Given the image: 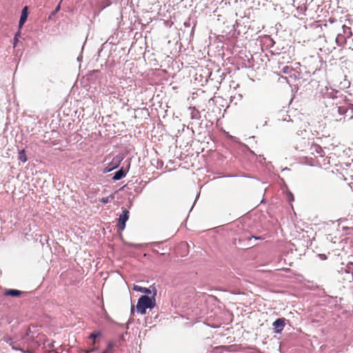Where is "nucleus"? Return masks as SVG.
<instances>
[{
	"label": "nucleus",
	"instance_id": "1",
	"mask_svg": "<svg viewBox=\"0 0 353 353\" xmlns=\"http://www.w3.org/2000/svg\"><path fill=\"white\" fill-rule=\"evenodd\" d=\"M324 103L323 112L326 119L330 121L343 122L347 128L353 130V104L339 105L334 102L333 98H328Z\"/></svg>",
	"mask_w": 353,
	"mask_h": 353
},
{
	"label": "nucleus",
	"instance_id": "2",
	"mask_svg": "<svg viewBox=\"0 0 353 353\" xmlns=\"http://www.w3.org/2000/svg\"><path fill=\"white\" fill-rule=\"evenodd\" d=\"M30 329L28 328L24 331H20L13 336H5L3 340L13 350L21 351L22 353H28V344L33 339V337L30 336Z\"/></svg>",
	"mask_w": 353,
	"mask_h": 353
},
{
	"label": "nucleus",
	"instance_id": "3",
	"mask_svg": "<svg viewBox=\"0 0 353 353\" xmlns=\"http://www.w3.org/2000/svg\"><path fill=\"white\" fill-rule=\"evenodd\" d=\"M154 306L155 299L154 298H150L147 295H143L139 299L136 307L138 312L141 314H145L146 309H152Z\"/></svg>",
	"mask_w": 353,
	"mask_h": 353
},
{
	"label": "nucleus",
	"instance_id": "4",
	"mask_svg": "<svg viewBox=\"0 0 353 353\" xmlns=\"http://www.w3.org/2000/svg\"><path fill=\"white\" fill-rule=\"evenodd\" d=\"M129 211L126 208H122V214L119 217L118 227L121 230L125 228V223L129 219Z\"/></svg>",
	"mask_w": 353,
	"mask_h": 353
},
{
	"label": "nucleus",
	"instance_id": "5",
	"mask_svg": "<svg viewBox=\"0 0 353 353\" xmlns=\"http://www.w3.org/2000/svg\"><path fill=\"white\" fill-rule=\"evenodd\" d=\"M122 160V158L120 156H116L112 160V161L108 163L105 168H104V172H109L115 168H118L120 165V163Z\"/></svg>",
	"mask_w": 353,
	"mask_h": 353
},
{
	"label": "nucleus",
	"instance_id": "6",
	"mask_svg": "<svg viewBox=\"0 0 353 353\" xmlns=\"http://www.w3.org/2000/svg\"><path fill=\"white\" fill-rule=\"evenodd\" d=\"M272 326L274 327L275 333L279 334L281 333L285 327V319L279 318L277 319L273 323Z\"/></svg>",
	"mask_w": 353,
	"mask_h": 353
},
{
	"label": "nucleus",
	"instance_id": "7",
	"mask_svg": "<svg viewBox=\"0 0 353 353\" xmlns=\"http://www.w3.org/2000/svg\"><path fill=\"white\" fill-rule=\"evenodd\" d=\"M310 150L311 154H318L321 157H323L325 155L324 151L323 150L322 148L318 144L312 143L310 145Z\"/></svg>",
	"mask_w": 353,
	"mask_h": 353
},
{
	"label": "nucleus",
	"instance_id": "8",
	"mask_svg": "<svg viewBox=\"0 0 353 353\" xmlns=\"http://www.w3.org/2000/svg\"><path fill=\"white\" fill-rule=\"evenodd\" d=\"M281 72L285 74H288L290 78H296V72L294 69L290 65H285L281 68Z\"/></svg>",
	"mask_w": 353,
	"mask_h": 353
},
{
	"label": "nucleus",
	"instance_id": "9",
	"mask_svg": "<svg viewBox=\"0 0 353 353\" xmlns=\"http://www.w3.org/2000/svg\"><path fill=\"white\" fill-rule=\"evenodd\" d=\"M336 26L339 28V31H341L343 35H345L347 37H350L352 35V32L350 27L345 25H341L340 23L336 24Z\"/></svg>",
	"mask_w": 353,
	"mask_h": 353
},
{
	"label": "nucleus",
	"instance_id": "10",
	"mask_svg": "<svg viewBox=\"0 0 353 353\" xmlns=\"http://www.w3.org/2000/svg\"><path fill=\"white\" fill-rule=\"evenodd\" d=\"M28 18V7L25 6L21 12V14L20 17L19 22V29L23 26L25 23Z\"/></svg>",
	"mask_w": 353,
	"mask_h": 353
},
{
	"label": "nucleus",
	"instance_id": "11",
	"mask_svg": "<svg viewBox=\"0 0 353 353\" xmlns=\"http://www.w3.org/2000/svg\"><path fill=\"white\" fill-rule=\"evenodd\" d=\"M347 37L345 35H343L341 31H338L335 38V41L338 46H341L345 43Z\"/></svg>",
	"mask_w": 353,
	"mask_h": 353
},
{
	"label": "nucleus",
	"instance_id": "12",
	"mask_svg": "<svg viewBox=\"0 0 353 353\" xmlns=\"http://www.w3.org/2000/svg\"><path fill=\"white\" fill-rule=\"evenodd\" d=\"M125 175L126 172L124 170L123 168H121L114 174L112 179L114 181H119L123 179Z\"/></svg>",
	"mask_w": 353,
	"mask_h": 353
},
{
	"label": "nucleus",
	"instance_id": "13",
	"mask_svg": "<svg viewBox=\"0 0 353 353\" xmlns=\"http://www.w3.org/2000/svg\"><path fill=\"white\" fill-rule=\"evenodd\" d=\"M22 292L18 290L10 289L3 292L4 296H19Z\"/></svg>",
	"mask_w": 353,
	"mask_h": 353
},
{
	"label": "nucleus",
	"instance_id": "14",
	"mask_svg": "<svg viewBox=\"0 0 353 353\" xmlns=\"http://www.w3.org/2000/svg\"><path fill=\"white\" fill-rule=\"evenodd\" d=\"M133 290L137 291V292H142V293H144V294H151V291H150V290L149 288H146L141 287V286L137 285H134Z\"/></svg>",
	"mask_w": 353,
	"mask_h": 353
},
{
	"label": "nucleus",
	"instance_id": "15",
	"mask_svg": "<svg viewBox=\"0 0 353 353\" xmlns=\"http://www.w3.org/2000/svg\"><path fill=\"white\" fill-rule=\"evenodd\" d=\"M18 159L23 163H26L28 161L26 150L24 149L19 152Z\"/></svg>",
	"mask_w": 353,
	"mask_h": 353
},
{
	"label": "nucleus",
	"instance_id": "16",
	"mask_svg": "<svg viewBox=\"0 0 353 353\" xmlns=\"http://www.w3.org/2000/svg\"><path fill=\"white\" fill-rule=\"evenodd\" d=\"M345 272L349 274L351 272V276L350 278V281H353V263H347L345 269Z\"/></svg>",
	"mask_w": 353,
	"mask_h": 353
},
{
	"label": "nucleus",
	"instance_id": "17",
	"mask_svg": "<svg viewBox=\"0 0 353 353\" xmlns=\"http://www.w3.org/2000/svg\"><path fill=\"white\" fill-rule=\"evenodd\" d=\"M115 346V344L114 342L110 341L108 343L107 345V348L103 351L101 353H114L113 348Z\"/></svg>",
	"mask_w": 353,
	"mask_h": 353
},
{
	"label": "nucleus",
	"instance_id": "18",
	"mask_svg": "<svg viewBox=\"0 0 353 353\" xmlns=\"http://www.w3.org/2000/svg\"><path fill=\"white\" fill-rule=\"evenodd\" d=\"M21 37V32L20 30L15 34L14 37V42H13V46L14 48L16 47L17 42L19 41V38Z\"/></svg>",
	"mask_w": 353,
	"mask_h": 353
},
{
	"label": "nucleus",
	"instance_id": "19",
	"mask_svg": "<svg viewBox=\"0 0 353 353\" xmlns=\"http://www.w3.org/2000/svg\"><path fill=\"white\" fill-rule=\"evenodd\" d=\"M101 336V332H92L90 334V339H95L99 336Z\"/></svg>",
	"mask_w": 353,
	"mask_h": 353
},
{
	"label": "nucleus",
	"instance_id": "20",
	"mask_svg": "<svg viewBox=\"0 0 353 353\" xmlns=\"http://www.w3.org/2000/svg\"><path fill=\"white\" fill-rule=\"evenodd\" d=\"M63 0H61L60 2H61ZM61 3H59L58 4V6L56 7V8L54 9V10L53 12H52V13L50 14L49 18H51L52 16L55 15L59 10H60V8H61V5H60Z\"/></svg>",
	"mask_w": 353,
	"mask_h": 353
},
{
	"label": "nucleus",
	"instance_id": "21",
	"mask_svg": "<svg viewBox=\"0 0 353 353\" xmlns=\"http://www.w3.org/2000/svg\"><path fill=\"white\" fill-rule=\"evenodd\" d=\"M110 198L112 199V198H113V196H111L103 197L101 199V202L103 203V204H106L110 201Z\"/></svg>",
	"mask_w": 353,
	"mask_h": 353
},
{
	"label": "nucleus",
	"instance_id": "22",
	"mask_svg": "<svg viewBox=\"0 0 353 353\" xmlns=\"http://www.w3.org/2000/svg\"><path fill=\"white\" fill-rule=\"evenodd\" d=\"M288 196V200L290 202H291V201H294V196H293V194H292L291 192H289V193L288 194V196Z\"/></svg>",
	"mask_w": 353,
	"mask_h": 353
},
{
	"label": "nucleus",
	"instance_id": "23",
	"mask_svg": "<svg viewBox=\"0 0 353 353\" xmlns=\"http://www.w3.org/2000/svg\"><path fill=\"white\" fill-rule=\"evenodd\" d=\"M134 306H132V307H131V314H134Z\"/></svg>",
	"mask_w": 353,
	"mask_h": 353
},
{
	"label": "nucleus",
	"instance_id": "24",
	"mask_svg": "<svg viewBox=\"0 0 353 353\" xmlns=\"http://www.w3.org/2000/svg\"><path fill=\"white\" fill-rule=\"evenodd\" d=\"M252 238H254L255 239H258L259 238L256 237V236H252Z\"/></svg>",
	"mask_w": 353,
	"mask_h": 353
}]
</instances>
